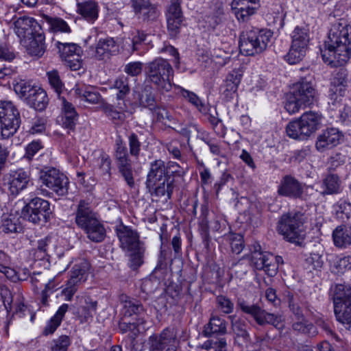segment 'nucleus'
<instances>
[{
    "label": "nucleus",
    "mask_w": 351,
    "mask_h": 351,
    "mask_svg": "<svg viewBox=\"0 0 351 351\" xmlns=\"http://www.w3.org/2000/svg\"><path fill=\"white\" fill-rule=\"evenodd\" d=\"M351 27L346 21L335 23L330 28L321 55L331 66H341L351 56Z\"/></svg>",
    "instance_id": "nucleus-1"
},
{
    "label": "nucleus",
    "mask_w": 351,
    "mask_h": 351,
    "mask_svg": "<svg viewBox=\"0 0 351 351\" xmlns=\"http://www.w3.org/2000/svg\"><path fill=\"white\" fill-rule=\"evenodd\" d=\"M317 92L313 77H302L293 85L292 91L287 97L285 108L289 114L298 112L300 108L308 107L316 102Z\"/></svg>",
    "instance_id": "nucleus-2"
},
{
    "label": "nucleus",
    "mask_w": 351,
    "mask_h": 351,
    "mask_svg": "<svg viewBox=\"0 0 351 351\" xmlns=\"http://www.w3.org/2000/svg\"><path fill=\"white\" fill-rule=\"evenodd\" d=\"M306 220V217L301 211L284 213L278 222L277 230L286 241L302 247L306 237L304 228Z\"/></svg>",
    "instance_id": "nucleus-3"
},
{
    "label": "nucleus",
    "mask_w": 351,
    "mask_h": 351,
    "mask_svg": "<svg viewBox=\"0 0 351 351\" xmlns=\"http://www.w3.org/2000/svg\"><path fill=\"white\" fill-rule=\"evenodd\" d=\"M145 82L154 85L159 92L171 90L173 69L167 59L157 58L147 62L145 66Z\"/></svg>",
    "instance_id": "nucleus-4"
},
{
    "label": "nucleus",
    "mask_w": 351,
    "mask_h": 351,
    "mask_svg": "<svg viewBox=\"0 0 351 351\" xmlns=\"http://www.w3.org/2000/svg\"><path fill=\"white\" fill-rule=\"evenodd\" d=\"M322 120L321 113L308 111L293 121H290L286 126L287 136L298 141L307 140L320 128Z\"/></svg>",
    "instance_id": "nucleus-5"
},
{
    "label": "nucleus",
    "mask_w": 351,
    "mask_h": 351,
    "mask_svg": "<svg viewBox=\"0 0 351 351\" xmlns=\"http://www.w3.org/2000/svg\"><path fill=\"white\" fill-rule=\"evenodd\" d=\"M273 33L269 29H252L240 36L239 49L245 56H254L263 52L267 47Z\"/></svg>",
    "instance_id": "nucleus-6"
},
{
    "label": "nucleus",
    "mask_w": 351,
    "mask_h": 351,
    "mask_svg": "<svg viewBox=\"0 0 351 351\" xmlns=\"http://www.w3.org/2000/svg\"><path fill=\"white\" fill-rule=\"evenodd\" d=\"M237 306L243 313L250 315L259 326L269 324L278 328L282 326L281 316L266 311L257 303H250L243 298H239Z\"/></svg>",
    "instance_id": "nucleus-7"
},
{
    "label": "nucleus",
    "mask_w": 351,
    "mask_h": 351,
    "mask_svg": "<svg viewBox=\"0 0 351 351\" xmlns=\"http://www.w3.org/2000/svg\"><path fill=\"white\" fill-rule=\"evenodd\" d=\"M20 113L16 107L10 101L0 100V126L2 138L13 136L21 125Z\"/></svg>",
    "instance_id": "nucleus-8"
},
{
    "label": "nucleus",
    "mask_w": 351,
    "mask_h": 351,
    "mask_svg": "<svg viewBox=\"0 0 351 351\" xmlns=\"http://www.w3.org/2000/svg\"><path fill=\"white\" fill-rule=\"evenodd\" d=\"M38 181L60 197L68 193V178L54 167H44L40 169L38 173Z\"/></svg>",
    "instance_id": "nucleus-9"
},
{
    "label": "nucleus",
    "mask_w": 351,
    "mask_h": 351,
    "mask_svg": "<svg viewBox=\"0 0 351 351\" xmlns=\"http://www.w3.org/2000/svg\"><path fill=\"white\" fill-rule=\"evenodd\" d=\"M114 158L119 173L130 188L135 186L134 169L128 148L121 136L116 139Z\"/></svg>",
    "instance_id": "nucleus-10"
},
{
    "label": "nucleus",
    "mask_w": 351,
    "mask_h": 351,
    "mask_svg": "<svg viewBox=\"0 0 351 351\" xmlns=\"http://www.w3.org/2000/svg\"><path fill=\"white\" fill-rule=\"evenodd\" d=\"M22 215L34 224L45 223L51 215L50 204L47 200L34 197L24 206Z\"/></svg>",
    "instance_id": "nucleus-11"
},
{
    "label": "nucleus",
    "mask_w": 351,
    "mask_h": 351,
    "mask_svg": "<svg viewBox=\"0 0 351 351\" xmlns=\"http://www.w3.org/2000/svg\"><path fill=\"white\" fill-rule=\"evenodd\" d=\"M309 186L291 175L283 176L278 186V194L292 199H305L304 189Z\"/></svg>",
    "instance_id": "nucleus-12"
},
{
    "label": "nucleus",
    "mask_w": 351,
    "mask_h": 351,
    "mask_svg": "<svg viewBox=\"0 0 351 351\" xmlns=\"http://www.w3.org/2000/svg\"><path fill=\"white\" fill-rule=\"evenodd\" d=\"M88 269L89 264L86 261L75 264L73 267L71 277L67 281L66 287L62 291V295L64 296L66 300L71 301L72 300L77 290L78 283L86 280Z\"/></svg>",
    "instance_id": "nucleus-13"
},
{
    "label": "nucleus",
    "mask_w": 351,
    "mask_h": 351,
    "mask_svg": "<svg viewBox=\"0 0 351 351\" xmlns=\"http://www.w3.org/2000/svg\"><path fill=\"white\" fill-rule=\"evenodd\" d=\"M88 269L89 264L86 261L75 264L73 267L71 277L67 281L66 287L62 291V295L64 296L66 300L71 301L72 300L77 290L78 283L86 280Z\"/></svg>",
    "instance_id": "nucleus-14"
},
{
    "label": "nucleus",
    "mask_w": 351,
    "mask_h": 351,
    "mask_svg": "<svg viewBox=\"0 0 351 351\" xmlns=\"http://www.w3.org/2000/svg\"><path fill=\"white\" fill-rule=\"evenodd\" d=\"M208 214V210L207 207L202 206L199 222V232L204 247L207 251H210L211 239L209 234V229L213 232H221L222 227L226 226V221L218 217H215L211 221H209L207 219Z\"/></svg>",
    "instance_id": "nucleus-15"
},
{
    "label": "nucleus",
    "mask_w": 351,
    "mask_h": 351,
    "mask_svg": "<svg viewBox=\"0 0 351 351\" xmlns=\"http://www.w3.org/2000/svg\"><path fill=\"white\" fill-rule=\"evenodd\" d=\"M30 181L29 173L23 169L11 171L3 177V186L12 195H18L27 188Z\"/></svg>",
    "instance_id": "nucleus-16"
},
{
    "label": "nucleus",
    "mask_w": 351,
    "mask_h": 351,
    "mask_svg": "<svg viewBox=\"0 0 351 351\" xmlns=\"http://www.w3.org/2000/svg\"><path fill=\"white\" fill-rule=\"evenodd\" d=\"M176 339V332L173 328H166L161 333L153 335L149 338V351H162L169 346L166 351H176V346L173 345Z\"/></svg>",
    "instance_id": "nucleus-17"
},
{
    "label": "nucleus",
    "mask_w": 351,
    "mask_h": 351,
    "mask_svg": "<svg viewBox=\"0 0 351 351\" xmlns=\"http://www.w3.org/2000/svg\"><path fill=\"white\" fill-rule=\"evenodd\" d=\"M343 133L336 128H328L322 132L317 137L316 149L319 152H324L337 146L343 140Z\"/></svg>",
    "instance_id": "nucleus-18"
},
{
    "label": "nucleus",
    "mask_w": 351,
    "mask_h": 351,
    "mask_svg": "<svg viewBox=\"0 0 351 351\" xmlns=\"http://www.w3.org/2000/svg\"><path fill=\"white\" fill-rule=\"evenodd\" d=\"M274 260V254L261 250V246L258 245L254 246V250L252 252L251 263L257 270H264L269 276L276 275L275 265L271 264Z\"/></svg>",
    "instance_id": "nucleus-19"
},
{
    "label": "nucleus",
    "mask_w": 351,
    "mask_h": 351,
    "mask_svg": "<svg viewBox=\"0 0 351 351\" xmlns=\"http://www.w3.org/2000/svg\"><path fill=\"white\" fill-rule=\"evenodd\" d=\"M73 215L75 223L81 230L98 217L90 202L85 199H80L75 205Z\"/></svg>",
    "instance_id": "nucleus-20"
},
{
    "label": "nucleus",
    "mask_w": 351,
    "mask_h": 351,
    "mask_svg": "<svg viewBox=\"0 0 351 351\" xmlns=\"http://www.w3.org/2000/svg\"><path fill=\"white\" fill-rule=\"evenodd\" d=\"M14 31L21 40H25V39L41 32L43 29L41 25L34 18L23 16L20 17L16 21Z\"/></svg>",
    "instance_id": "nucleus-21"
},
{
    "label": "nucleus",
    "mask_w": 351,
    "mask_h": 351,
    "mask_svg": "<svg viewBox=\"0 0 351 351\" xmlns=\"http://www.w3.org/2000/svg\"><path fill=\"white\" fill-rule=\"evenodd\" d=\"M224 19L223 4L219 0H213L204 12L203 20L208 27L214 29Z\"/></svg>",
    "instance_id": "nucleus-22"
},
{
    "label": "nucleus",
    "mask_w": 351,
    "mask_h": 351,
    "mask_svg": "<svg viewBox=\"0 0 351 351\" xmlns=\"http://www.w3.org/2000/svg\"><path fill=\"white\" fill-rule=\"evenodd\" d=\"M167 29L171 37H175L180 32L182 25L183 16L180 4L177 0H173L169 6L167 14Z\"/></svg>",
    "instance_id": "nucleus-23"
},
{
    "label": "nucleus",
    "mask_w": 351,
    "mask_h": 351,
    "mask_svg": "<svg viewBox=\"0 0 351 351\" xmlns=\"http://www.w3.org/2000/svg\"><path fill=\"white\" fill-rule=\"evenodd\" d=\"M117 234L121 248L128 252L144 245L139 241L138 233L127 226H123L117 229Z\"/></svg>",
    "instance_id": "nucleus-24"
},
{
    "label": "nucleus",
    "mask_w": 351,
    "mask_h": 351,
    "mask_svg": "<svg viewBox=\"0 0 351 351\" xmlns=\"http://www.w3.org/2000/svg\"><path fill=\"white\" fill-rule=\"evenodd\" d=\"M243 73L241 70H233L228 74L221 86L222 95L229 101L237 94L238 86L241 82Z\"/></svg>",
    "instance_id": "nucleus-25"
},
{
    "label": "nucleus",
    "mask_w": 351,
    "mask_h": 351,
    "mask_svg": "<svg viewBox=\"0 0 351 351\" xmlns=\"http://www.w3.org/2000/svg\"><path fill=\"white\" fill-rule=\"evenodd\" d=\"M134 97L140 106L156 110V97L151 84H144L140 89L134 90Z\"/></svg>",
    "instance_id": "nucleus-26"
},
{
    "label": "nucleus",
    "mask_w": 351,
    "mask_h": 351,
    "mask_svg": "<svg viewBox=\"0 0 351 351\" xmlns=\"http://www.w3.org/2000/svg\"><path fill=\"white\" fill-rule=\"evenodd\" d=\"M170 177L165 162L162 160H156L150 163L149 170L147 175L146 186L155 185L156 181H161Z\"/></svg>",
    "instance_id": "nucleus-27"
},
{
    "label": "nucleus",
    "mask_w": 351,
    "mask_h": 351,
    "mask_svg": "<svg viewBox=\"0 0 351 351\" xmlns=\"http://www.w3.org/2000/svg\"><path fill=\"white\" fill-rule=\"evenodd\" d=\"M21 43L32 56L41 57L46 50L43 31L25 39V40H21Z\"/></svg>",
    "instance_id": "nucleus-28"
},
{
    "label": "nucleus",
    "mask_w": 351,
    "mask_h": 351,
    "mask_svg": "<svg viewBox=\"0 0 351 351\" xmlns=\"http://www.w3.org/2000/svg\"><path fill=\"white\" fill-rule=\"evenodd\" d=\"M119 52V46L113 38H99L95 46V56L104 60Z\"/></svg>",
    "instance_id": "nucleus-29"
},
{
    "label": "nucleus",
    "mask_w": 351,
    "mask_h": 351,
    "mask_svg": "<svg viewBox=\"0 0 351 351\" xmlns=\"http://www.w3.org/2000/svg\"><path fill=\"white\" fill-rule=\"evenodd\" d=\"M332 238L335 247H348L351 245V227L346 224L337 226L332 231Z\"/></svg>",
    "instance_id": "nucleus-30"
},
{
    "label": "nucleus",
    "mask_w": 351,
    "mask_h": 351,
    "mask_svg": "<svg viewBox=\"0 0 351 351\" xmlns=\"http://www.w3.org/2000/svg\"><path fill=\"white\" fill-rule=\"evenodd\" d=\"M82 230L86 234L87 238L93 242L100 243L106 238V229L98 217Z\"/></svg>",
    "instance_id": "nucleus-31"
},
{
    "label": "nucleus",
    "mask_w": 351,
    "mask_h": 351,
    "mask_svg": "<svg viewBox=\"0 0 351 351\" xmlns=\"http://www.w3.org/2000/svg\"><path fill=\"white\" fill-rule=\"evenodd\" d=\"M62 105L63 113L62 125L69 130L73 131L78 119V114L73 105L67 101L64 98H62Z\"/></svg>",
    "instance_id": "nucleus-32"
},
{
    "label": "nucleus",
    "mask_w": 351,
    "mask_h": 351,
    "mask_svg": "<svg viewBox=\"0 0 351 351\" xmlns=\"http://www.w3.org/2000/svg\"><path fill=\"white\" fill-rule=\"evenodd\" d=\"M77 11L86 21L93 23L98 18L99 6L95 1H85L77 4Z\"/></svg>",
    "instance_id": "nucleus-33"
},
{
    "label": "nucleus",
    "mask_w": 351,
    "mask_h": 351,
    "mask_svg": "<svg viewBox=\"0 0 351 351\" xmlns=\"http://www.w3.org/2000/svg\"><path fill=\"white\" fill-rule=\"evenodd\" d=\"M232 319V329L234 335V341L239 346H243L250 341V335L247 330L245 322L240 319L233 320L235 316L229 317Z\"/></svg>",
    "instance_id": "nucleus-34"
},
{
    "label": "nucleus",
    "mask_w": 351,
    "mask_h": 351,
    "mask_svg": "<svg viewBox=\"0 0 351 351\" xmlns=\"http://www.w3.org/2000/svg\"><path fill=\"white\" fill-rule=\"evenodd\" d=\"M226 322L225 319L218 317L213 316L209 322L204 326L202 334L206 337L215 335H224L226 333Z\"/></svg>",
    "instance_id": "nucleus-35"
},
{
    "label": "nucleus",
    "mask_w": 351,
    "mask_h": 351,
    "mask_svg": "<svg viewBox=\"0 0 351 351\" xmlns=\"http://www.w3.org/2000/svg\"><path fill=\"white\" fill-rule=\"evenodd\" d=\"M329 295L336 302H343L351 299V285L348 284H335L330 287Z\"/></svg>",
    "instance_id": "nucleus-36"
},
{
    "label": "nucleus",
    "mask_w": 351,
    "mask_h": 351,
    "mask_svg": "<svg viewBox=\"0 0 351 351\" xmlns=\"http://www.w3.org/2000/svg\"><path fill=\"white\" fill-rule=\"evenodd\" d=\"M0 230L7 234L21 233L23 227L19 217L14 215H3L1 217Z\"/></svg>",
    "instance_id": "nucleus-37"
},
{
    "label": "nucleus",
    "mask_w": 351,
    "mask_h": 351,
    "mask_svg": "<svg viewBox=\"0 0 351 351\" xmlns=\"http://www.w3.org/2000/svg\"><path fill=\"white\" fill-rule=\"evenodd\" d=\"M322 193L323 195H335L340 193L342 191L341 181L338 175L329 173L323 180Z\"/></svg>",
    "instance_id": "nucleus-38"
},
{
    "label": "nucleus",
    "mask_w": 351,
    "mask_h": 351,
    "mask_svg": "<svg viewBox=\"0 0 351 351\" xmlns=\"http://www.w3.org/2000/svg\"><path fill=\"white\" fill-rule=\"evenodd\" d=\"M146 187L150 192L153 191L155 195L158 197H162L167 195V197L170 199L174 188L173 179H171V178L169 177L162 180L161 181L157 180L155 185L146 186Z\"/></svg>",
    "instance_id": "nucleus-39"
},
{
    "label": "nucleus",
    "mask_w": 351,
    "mask_h": 351,
    "mask_svg": "<svg viewBox=\"0 0 351 351\" xmlns=\"http://www.w3.org/2000/svg\"><path fill=\"white\" fill-rule=\"evenodd\" d=\"M26 103L36 110H43L48 104V98L44 89L37 87L29 97H27Z\"/></svg>",
    "instance_id": "nucleus-40"
},
{
    "label": "nucleus",
    "mask_w": 351,
    "mask_h": 351,
    "mask_svg": "<svg viewBox=\"0 0 351 351\" xmlns=\"http://www.w3.org/2000/svg\"><path fill=\"white\" fill-rule=\"evenodd\" d=\"M334 311L336 319L343 324H351V299L343 302L334 304Z\"/></svg>",
    "instance_id": "nucleus-41"
},
{
    "label": "nucleus",
    "mask_w": 351,
    "mask_h": 351,
    "mask_svg": "<svg viewBox=\"0 0 351 351\" xmlns=\"http://www.w3.org/2000/svg\"><path fill=\"white\" fill-rule=\"evenodd\" d=\"M332 208L336 218L351 227V204L345 200H339Z\"/></svg>",
    "instance_id": "nucleus-42"
},
{
    "label": "nucleus",
    "mask_w": 351,
    "mask_h": 351,
    "mask_svg": "<svg viewBox=\"0 0 351 351\" xmlns=\"http://www.w3.org/2000/svg\"><path fill=\"white\" fill-rule=\"evenodd\" d=\"M291 45L308 49L309 31L305 27L296 26L291 34Z\"/></svg>",
    "instance_id": "nucleus-43"
},
{
    "label": "nucleus",
    "mask_w": 351,
    "mask_h": 351,
    "mask_svg": "<svg viewBox=\"0 0 351 351\" xmlns=\"http://www.w3.org/2000/svg\"><path fill=\"white\" fill-rule=\"evenodd\" d=\"M56 241L53 237L48 235L38 241L37 252L40 253V258L51 256L56 252Z\"/></svg>",
    "instance_id": "nucleus-44"
},
{
    "label": "nucleus",
    "mask_w": 351,
    "mask_h": 351,
    "mask_svg": "<svg viewBox=\"0 0 351 351\" xmlns=\"http://www.w3.org/2000/svg\"><path fill=\"white\" fill-rule=\"evenodd\" d=\"M13 86L16 94L25 102L27 100V97H29L37 88V86L32 85L31 82L25 80L14 81Z\"/></svg>",
    "instance_id": "nucleus-45"
},
{
    "label": "nucleus",
    "mask_w": 351,
    "mask_h": 351,
    "mask_svg": "<svg viewBox=\"0 0 351 351\" xmlns=\"http://www.w3.org/2000/svg\"><path fill=\"white\" fill-rule=\"evenodd\" d=\"M55 46L58 50V53L62 60L72 58L77 54H80L81 48L75 43H62L56 41Z\"/></svg>",
    "instance_id": "nucleus-46"
},
{
    "label": "nucleus",
    "mask_w": 351,
    "mask_h": 351,
    "mask_svg": "<svg viewBox=\"0 0 351 351\" xmlns=\"http://www.w3.org/2000/svg\"><path fill=\"white\" fill-rule=\"evenodd\" d=\"M292 328L294 331L310 337L315 336L318 332L317 328L305 317L297 319L292 324Z\"/></svg>",
    "instance_id": "nucleus-47"
},
{
    "label": "nucleus",
    "mask_w": 351,
    "mask_h": 351,
    "mask_svg": "<svg viewBox=\"0 0 351 351\" xmlns=\"http://www.w3.org/2000/svg\"><path fill=\"white\" fill-rule=\"evenodd\" d=\"M121 301L123 302L125 308V316L132 315H141L144 312V308L141 302L134 299H128L127 296H122Z\"/></svg>",
    "instance_id": "nucleus-48"
},
{
    "label": "nucleus",
    "mask_w": 351,
    "mask_h": 351,
    "mask_svg": "<svg viewBox=\"0 0 351 351\" xmlns=\"http://www.w3.org/2000/svg\"><path fill=\"white\" fill-rule=\"evenodd\" d=\"M346 90L341 88L330 86L328 94V105L332 110H335L341 105Z\"/></svg>",
    "instance_id": "nucleus-49"
},
{
    "label": "nucleus",
    "mask_w": 351,
    "mask_h": 351,
    "mask_svg": "<svg viewBox=\"0 0 351 351\" xmlns=\"http://www.w3.org/2000/svg\"><path fill=\"white\" fill-rule=\"evenodd\" d=\"M112 87L118 90L116 96L117 100H123L130 92L129 79L124 75L120 76L115 80Z\"/></svg>",
    "instance_id": "nucleus-50"
},
{
    "label": "nucleus",
    "mask_w": 351,
    "mask_h": 351,
    "mask_svg": "<svg viewBox=\"0 0 351 351\" xmlns=\"http://www.w3.org/2000/svg\"><path fill=\"white\" fill-rule=\"evenodd\" d=\"M135 16L143 22L149 23L157 20L159 12L154 4L150 3Z\"/></svg>",
    "instance_id": "nucleus-51"
},
{
    "label": "nucleus",
    "mask_w": 351,
    "mask_h": 351,
    "mask_svg": "<svg viewBox=\"0 0 351 351\" xmlns=\"http://www.w3.org/2000/svg\"><path fill=\"white\" fill-rule=\"evenodd\" d=\"M145 247L144 245L129 251V266L133 270L137 269L143 263Z\"/></svg>",
    "instance_id": "nucleus-52"
},
{
    "label": "nucleus",
    "mask_w": 351,
    "mask_h": 351,
    "mask_svg": "<svg viewBox=\"0 0 351 351\" xmlns=\"http://www.w3.org/2000/svg\"><path fill=\"white\" fill-rule=\"evenodd\" d=\"M75 92L80 97L90 104H97L101 98V95L92 86L77 88Z\"/></svg>",
    "instance_id": "nucleus-53"
},
{
    "label": "nucleus",
    "mask_w": 351,
    "mask_h": 351,
    "mask_svg": "<svg viewBox=\"0 0 351 351\" xmlns=\"http://www.w3.org/2000/svg\"><path fill=\"white\" fill-rule=\"evenodd\" d=\"M12 309L14 310L13 315L18 316L19 317H23L27 315H29L30 320L32 322L34 321L35 317L34 314H33L29 309L28 306L24 304L23 298L20 295H16V302L13 304Z\"/></svg>",
    "instance_id": "nucleus-54"
},
{
    "label": "nucleus",
    "mask_w": 351,
    "mask_h": 351,
    "mask_svg": "<svg viewBox=\"0 0 351 351\" xmlns=\"http://www.w3.org/2000/svg\"><path fill=\"white\" fill-rule=\"evenodd\" d=\"M46 22L49 25V29L54 32H71V29L66 21L60 18L46 17Z\"/></svg>",
    "instance_id": "nucleus-55"
},
{
    "label": "nucleus",
    "mask_w": 351,
    "mask_h": 351,
    "mask_svg": "<svg viewBox=\"0 0 351 351\" xmlns=\"http://www.w3.org/2000/svg\"><path fill=\"white\" fill-rule=\"evenodd\" d=\"M307 49L291 45L289 52L285 56V60L290 64H295L300 62L306 56Z\"/></svg>",
    "instance_id": "nucleus-56"
},
{
    "label": "nucleus",
    "mask_w": 351,
    "mask_h": 351,
    "mask_svg": "<svg viewBox=\"0 0 351 351\" xmlns=\"http://www.w3.org/2000/svg\"><path fill=\"white\" fill-rule=\"evenodd\" d=\"M97 307V302L87 298L85 300V305L82 307L81 322H88L89 319H91L96 313Z\"/></svg>",
    "instance_id": "nucleus-57"
},
{
    "label": "nucleus",
    "mask_w": 351,
    "mask_h": 351,
    "mask_svg": "<svg viewBox=\"0 0 351 351\" xmlns=\"http://www.w3.org/2000/svg\"><path fill=\"white\" fill-rule=\"evenodd\" d=\"M101 110L107 117L113 121H123L125 119L123 112L118 110L114 106L104 103L101 106Z\"/></svg>",
    "instance_id": "nucleus-58"
},
{
    "label": "nucleus",
    "mask_w": 351,
    "mask_h": 351,
    "mask_svg": "<svg viewBox=\"0 0 351 351\" xmlns=\"http://www.w3.org/2000/svg\"><path fill=\"white\" fill-rule=\"evenodd\" d=\"M226 237L230 243L232 252L236 254H240L244 248L243 236L241 234L230 233Z\"/></svg>",
    "instance_id": "nucleus-59"
},
{
    "label": "nucleus",
    "mask_w": 351,
    "mask_h": 351,
    "mask_svg": "<svg viewBox=\"0 0 351 351\" xmlns=\"http://www.w3.org/2000/svg\"><path fill=\"white\" fill-rule=\"evenodd\" d=\"M49 84L55 92L60 95L64 88V85L60 79L56 70H52L47 73Z\"/></svg>",
    "instance_id": "nucleus-60"
},
{
    "label": "nucleus",
    "mask_w": 351,
    "mask_h": 351,
    "mask_svg": "<svg viewBox=\"0 0 351 351\" xmlns=\"http://www.w3.org/2000/svg\"><path fill=\"white\" fill-rule=\"evenodd\" d=\"M145 323V321L143 319V318H141L139 319L137 322H120L119 324V328L122 331V332L131 331L134 336H136L137 334L141 332V329L142 330L145 329V326H143Z\"/></svg>",
    "instance_id": "nucleus-61"
},
{
    "label": "nucleus",
    "mask_w": 351,
    "mask_h": 351,
    "mask_svg": "<svg viewBox=\"0 0 351 351\" xmlns=\"http://www.w3.org/2000/svg\"><path fill=\"white\" fill-rule=\"evenodd\" d=\"M180 88V93L184 98L187 99L191 104L197 107L200 112H206V106L202 104L201 99L196 94H195L193 92L187 90L183 88Z\"/></svg>",
    "instance_id": "nucleus-62"
},
{
    "label": "nucleus",
    "mask_w": 351,
    "mask_h": 351,
    "mask_svg": "<svg viewBox=\"0 0 351 351\" xmlns=\"http://www.w3.org/2000/svg\"><path fill=\"white\" fill-rule=\"evenodd\" d=\"M330 86L341 88L346 90L348 86V72L345 69H340L330 82Z\"/></svg>",
    "instance_id": "nucleus-63"
},
{
    "label": "nucleus",
    "mask_w": 351,
    "mask_h": 351,
    "mask_svg": "<svg viewBox=\"0 0 351 351\" xmlns=\"http://www.w3.org/2000/svg\"><path fill=\"white\" fill-rule=\"evenodd\" d=\"M257 6H252V8H243L238 7H232V11L236 18L239 21H247L251 16L255 14Z\"/></svg>",
    "instance_id": "nucleus-64"
}]
</instances>
